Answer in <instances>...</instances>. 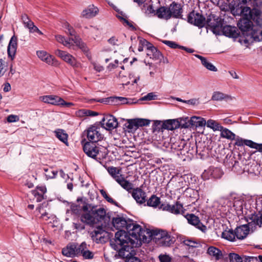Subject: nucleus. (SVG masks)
Segmentation results:
<instances>
[{"mask_svg":"<svg viewBox=\"0 0 262 262\" xmlns=\"http://www.w3.org/2000/svg\"><path fill=\"white\" fill-rule=\"evenodd\" d=\"M142 231H129L124 229L119 230L115 234L114 238L110 239V246L118 252L119 256L125 258V251L129 252L134 247H139L138 241Z\"/></svg>","mask_w":262,"mask_h":262,"instance_id":"f257e3e1","label":"nucleus"},{"mask_svg":"<svg viewBox=\"0 0 262 262\" xmlns=\"http://www.w3.org/2000/svg\"><path fill=\"white\" fill-rule=\"evenodd\" d=\"M187 21L199 28L201 29L206 25L209 27L213 34L221 35L222 28L224 27V20L219 17L214 18L212 21L210 18L206 19L205 17L201 13L195 12L194 10L190 12L187 15Z\"/></svg>","mask_w":262,"mask_h":262,"instance_id":"f03ea898","label":"nucleus"},{"mask_svg":"<svg viewBox=\"0 0 262 262\" xmlns=\"http://www.w3.org/2000/svg\"><path fill=\"white\" fill-rule=\"evenodd\" d=\"M236 15L242 16L237 25L242 35L244 37L249 36L250 32L253 30L252 21L255 23L257 26H261L262 25V13L258 9L253 8L252 12L236 14Z\"/></svg>","mask_w":262,"mask_h":262,"instance_id":"7ed1b4c3","label":"nucleus"},{"mask_svg":"<svg viewBox=\"0 0 262 262\" xmlns=\"http://www.w3.org/2000/svg\"><path fill=\"white\" fill-rule=\"evenodd\" d=\"M183 6L175 1L172 2L168 7L161 6L157 10V17L160 19L168 20L171 18H180L187 21V18L183 17Z\"/></svg>","mask_w":262,"mask_h":262,"instance_id":"20e7f679","label":"nucleus"},{"mask_svg":"<svg viewBox=\"0 0 262 262\" xmlns=\"http://www.w3.org/2000/svg\"><path fill=\"white\" fill-rule=\"evenodd\" d=\"M111 224L116 230L124 229L129 231H142V227L134 221L128 217L117 215L112 218Z\"/></svg>","mask_w":262,"mask_h":262,"instance_id":"39448f33","label":"nucleus"},{"mask_svg":"<svg viewBox=\"0 0 262 262\" xmlns=\"http://www.w3.org/2000/svg\"><path fill=\"white\" fill-rule=\"evenodd\" d=\"M248 224L243 225L237 227L234 230L231 229L229 230H225L222 232V237L229 241L234 242L235 241V237L238 239H243L249 233L250 228Z\"/></svg>","mask_w":262,"mask_h":262,"instance_id":"423d86ee","label":"nucleus"},{"mask_svg":"<svg viewBox=\"0 0 262 262\" xmlns=\"http://www.w3.org/2000/svg\"><path fill=\"white\" fill-rule=\"evenodd\" d=\"M165 230L156 229L150 230L149 229H144L142 228V233L140 234L141 237L139 246L141 245L142 242L144 243H149L151 241H153L158 246H160V239L163 235V232Z\"/></svg>","mask_w":262,"mask_h":262,"instance_id":"0eeeda50","label":"nucleus"},{"mask_svg":"<svg viewBox=\"0 0 262 262\" xmlns=\"http://www.w3.org/2000/svg\"><path fill=\"white\" fill-rule=\"evenodd\" d=\"M81 143L83 145V151L88 157L100 162L102 159L105 158L103 155L100 156V151L97 143L88 142L85 139L82 140Z\"/></svg>","mask_w":262,"mask_h":262,"instance_id":"6e6552de","label":"nucleus"},{"mask_svg":"<svg viewBox=\"0 0 262 262\" xmlns=\"http://www.w3.org/2000/svg\"><path fill=\"white\" fill-rule=\"evenodd\" d=\"M88 200L85 198L79 197L77 199V202H79L83 204L82 209L85 213H83L80 215V221L83 223L89 225L90 226H94L96 224V222L93 216V214L90 212L91 205L87 203Z\"/></svg>","mask_w":262,"mask_h":262,"instance_id":"1a4fd4ad","label":"nucleus"},{"mask_svg":"<svg viewBox=\"0 0 262 262\" xmlns=\"http://www.w3.org/2000/svg\"><path fill=\"white\" fill-rule=\"evenodd\" d=\"M90 212L93 214L96 224L102 221H104L105 223L110 222L111 216L109 213H106V210L103 208L97 209L96 206H91Z\"/></svg>","mask_w":262,"mask_h":262,"instance_id":"9d476101","label":"nucleus"},{"mask_svg":"<svg viewBox=\"0 0 262 262\" xmlns=\"http://www.w3.org/2000/svg\"><path fill=\"white\" fill-rule=\"evenodd\" d=\"M99 123L102 128L107 130H112L119 126L117 119L113 115H104Z\"/></svg>","mask_w":262,"mask_h":262,"instance_id":"9b49d317","label":"nucleus"},{"mask_svg":"<svg viewBox=\"0 0 262 262\" xmlns=\"http://www.w3.org/2000/svg\"><path fill=\"white\" fill-rule=\"evenodd\" d=\"M159 209L174 214H179L180 213L183 214L185 210V209L183 210L182 204L178 201H177L174 204L172 205L167 203H162L159 206Z\"/></svg>","mask_w":262,"mask_h":262,"instance_id":"f8f14e48","label":"nucleus"},{"mask_svg":"<svg viewBox=\"0 0 262 262\" xmlns=\"http://www.w3.org/2000/svg\"><path fill=\"white\" fill-rule=\"evenodd\" d=\"M99 127L95 124L92 125L86 130V137L89 140L88 142L97 143L99 141H101L103 138V135L100 134L97 129Z\"/></svg>","mask_w":262,"mask_h":262,"instance_id":"ddd939ff","label":"nucleus"},{"mask_svg":"<svg viewBox=\"0 0 262 262\" xmlns=\"http://www.w3.org/2000/svg\"><path fill=\"white\" fill-rule=\"evenodd\" d=\"M234 5L238 14H243L245 12H250L253 11V9L251 8L252 6V0H233Z\"/></svg>","mask_w":262,"mask_h":262,"instance_id":"4468645a","label":"nucleus"},{"mask_svg":"<svg viewBox=\"0 0 262 262\" xmlns=\"http://www.w3.org/2000/svg\"><path fill=\"white\" fill-rule=\"evenodd\" d=\"M185 218L187 219L188 223L193 226H194L196 228L200 229L203 232H205L207 230V227L205 225L203 224L200 222L198 216H196L192 213H187L185 215Z\"/></svg>","mask_w":262,"mask_h":262,"instance_id":"2eb2a0df","label":"nucleus"},{"mask_svg":"<svg viewBox=\"0 0 262 262\" xmlns=\"http://www.w3.org/2000/svg\"><path fill=\"white\" fill-rule=\"evenodd\" d=\"M130 193L138 204H143L147 201L145 192L140 187L134 188Z\"/></svg>","mask_w":262,"mask_h":262,"instance_id":"dca6fc26","label":"nucleus"},{"mask_svg":"<svg viewBox=\"0 0 262 262\" xmlns=\"http://www.w3.org/2000/svg\"><path fill=\"white\" fill-rule=\"evenodd\" d=\"M219 6L222 11L225 12L230 11L234 16H236V14H238V12L235 10L236 8L233 0L231 3H229L228 0H221Z\"/></svg>","mask_w":262,"mask_h":262,"instance_id":"f3484780","label":"nucleus"},{"mask_svg":"<svg viewBox=\"0 0 262 262\" xmlns=\"http://www.w3.org/2000/svg\"><path fill=\"white\" fill-rule=\"evenodd\" d=\"M222 34L227 37L236 38L239 36V32L234 26L226 25L222 28Z\"/></svg>","mask_w":262,"mask_h":262,"instance_id":"a211bd4d","label":"nucleus"},{"mask_svg":"<svg viewBox=\"0 0 262 262\" xmlns=\"http://www.w3.org/2000/svg\"><path fill=\"white\" fill-rule=\"evenodd\" d=\"M17 47V37L15 35H13L9 42L7 52L8 56L13 60L15 57Z\"/></svg>","mask_w":262,"mask_h":262,"instance_id":"6ab92c4d","label":"nucleus"},{"mask_svg":"<svg viewBox=\"0 0 262 262\" xmlns=\"http://www.w3.org/2000/svg\"><path fill=\"white\" fill-rule=\"evenodd\" d=\"M39 99L41 101L46 103L58 106H59L60 101H61V98L56 95H46L40 96Z\"/></svg>","mask_w":262,"mask_h":262,"instance_id":"aec40b11","label":"nucleus"},{"mask_svg":"<svg viewBox=\"0 0 262 262\" xmlns=\"http://www.w3.org/2000/svg\"><path fill=\"white\" fill-rule=\"evenodd\" d=\"M163 232V235L160 239V246L161 247H170L175 242V239L173 237L171 236L168 232L165 230Z\"/></svg>","mask_w":262,"mask_h":262,"instance_id":"412c9836","label":"nucleus"},{"mask_svg":"<svg viewBox=\"0 0 262 262\" xmlns=\"http://www.w3.org/2000/svg\"><path fill=\"white\" fill-rule=\"evenodd\" d=\"M47 192V188L45 186H37L36 189L31 191L32 194L36 198V201L40 202L46 199L44 194Z\"/></svg>","mask_w":262,"mask_h":262,"instance_id":"4be33fe9","label":"nucleus"},{"mask_svg":"<svg viewBox=\"0 0 262 262\" xmlns=\"http://www.w3.org/2000/svg\"><path fill=\"white\" fill-rule=\"evenodd\" d=\"M179 119L177 118L164 121L163 122V125L164 126V129L173 130L180 128V123L179 122Z\"/></svg>","mask_w":262,"mask_h":262,"instance_id":"5701e85b","label":"nucleus"},{"mask_svg":"<svg viewBox=\"0 0 262 262\" xmlns=\"http://www.w3.org/2000/svg\"><path fill=\"white\" fill-rule=\"evenodd\" d=\"M98 12V8L92 5L84 10L82 12L81 15L86 18H90L95 16Z\"/></svg>","mask_w":262,"mask_h":262,"instance_id":"b1692460","label":"nucleus"},{"mask_svg":"<svg viewBox=\"0 0 262 262\" xmlns=\"http://www.w3.org/2000/svg\"><path fill=\"white\" fill-rule=\"evenodd\" d=\"M207 253L214 257L216 260H219L224 258L222 251L214 246L209 247L207 251Z\"/></svg>","mask_w":262,"mask_h":262,"instance_id":"393cba45","label":"nucleus"},{"mask_svg":"<svg viewBox=\"0 0 262 262\" xmlns=\"http://www.w3.org/2000/svg\"><path fill=\"white\" fill-rule=\"evenodd\" d=\"M180 242L181 244L188 247V249L198 248L201 246V244L196 241L193 240L192 238H186L185 236H180Z\"/></svg>","mask_w":262,"mask_h":262,"instance_id":"a878e982","label":"nucleus"},{"mask_svg":"<svg viewBox=\"0 0 262 262\" xmlns=\"http://www.w3.org/2000/svg\"><path fill=\"white\" fill-rule=\"evenodd\" d=\"M71 39L74 41L76 45L82 50L84 54H85L86 56L89 57V54H90L89 49L86 45L82 41L81 39L76 36H75L74 38H72Z\"/></svg>","mask_w":262,"mask_h":262,"instance_id":"bb28decb","label":"nucleus"},{"mask_svg":"<svg viewBox=\"0 0 262 262\" xmlns=\"http://www.w3.org/2000/svg\"><path fill=\"white\" fill-rule=\"evenodd\" d=\"M119 97L112 96L106 98H102L100 99H92V101H97L100 103H103L106 104L111 105H119Z\"/></svg>","mask_w":262,"mask_h":262,"instance_id":"cd10ccee","label":"nucleus"},{"mask_svg":"<svg viewBox=\"0 0 262 262\" xmlns=\"http://www.w3.org/2000/svg\"><path fill=\"white\" fill-rule=\"evenodd\" d=\"M116 181L129 193L131 192V191L134 189L133 187V184L128 181L125 180L122 176L117 179Z\"/></svg>","mask_w":262,"mask_h":262,"instance_id":"c85d7f7f","label":"nucleus"},{"mask_svg":"<svg viewBox=\"0 0 262 262\" xmlns=\"http://www.w3.org/2000/svg\"><path fill=\"white\" fill-rule=\"evenodd\" d=\"M191 127H199L204 126L206 124L205 119L201 117L192 116L190 118Z\"/></svg>","mask_w":262,"mask_h":262,"instance_id":"c756f323","label":"nucleus"},{"mask_svg":"<svg viewBox=\"0 0 262 262\" xmlns=\"http://www.w3.org/2000/svg\"><path fill=\"white\" fill-rule=\"evenodd\" d=\"M113 234L111 232H105V234H103L102 236H100V237H96L92 240L93 241H95L97 244L99 243H105L109 241L110 242V239H113Z\"/></svg>","mask_w":262,"mask_h":262,"instance_id":"7c9ffc66","label":"nucleus"},{"mask_svg":"<svg viewBox=\"0 0 262 262\" xmlns=\"http://www.w3.org/2000/svg\"><path fill=\"white\" fill-rule=\"evenodd\" d=\"M195 56L201 61L202 64L208 70L213 72L217 71V68L211 63L209 62L205 57L198 54H195Z\"/></svg>","mask_w":262,"mask_h":262,"instance_id":"2f4dec72","label":"nucleus"},{"mask_svg":"<svg viewBox=\"0 0 262 262\" xmlns=\"http://www.w3.org/2000/svg\"><path fill=\"white\" fill-rule=\"evenodd\" d=\"M249 218L254 225H258L259 227L262 226V212L252 213L249 215Z\"/></svg>","mask_w":262,"mask_h":262,"instance_id":"473e14b6","label":"nucleus"},{"mask_svg":"<svg viewBox=\"0 0 262 262\" xmlns=\"http://www.w3.org/2000/svg\"><path fill=\"white\" fill-rule=\"evenodd\" d=\"M147 206L156 208L161 205L160 198L155 194H152L148 200H147Z\"/></svg>","mask_w":262,"mask_h":262,"instance_id":"72a5a7b5","label":"nucleus"},{"mask_svg":"<svg viewBox=\"0 0 262 262\" xmlns=\"http://www.w3.org/2000/svg\"><path fill=\"white\" fill-rule=\"evenodd\" d=\"M74 68H78L80 66V63L77 61L76 58L68 53L63 60Z\"/></svg>","mask_w":262,"mask_h":262,"instance_id":"f704fd0d","label":"nucleus"},{"mask_svg":"<svg viewBox=\"0 0 262 262\" xmlns=\"http://www.w3.org/2000/svg\"><path fill=\"white\" fill-rule=\"evenodd\" d=\"M55 136L61 142L68 145V135L62 129H57L54 131Z\"/></svg>","mask_w":262,"mask_h":262,"instance_id":"c9c22d12","label":"nucleus"},{"mask_svg":"<svg viewBox=\"0 0 262 262\" xmlns=\"http://www.w3.org/2000/svg\"><path fill=\"white\" fill-rule=\"evenodd\" d=\"M151 53L152 54V58L154 60H159V62L161 63L163 62V63H167L168 60L167 58L165 59L164 58L163 54L157 48L153 50V52L151 51Z\"/></svg>","mask_w":262,"mask_h":262,"instance_id":"e433bc0d","label":"nucleus"},{"mask_svg":"<svg viewBox=\"0 0 262 262\" xmlns=\"http://www.w3.org/2000/svg\"><path fill=\"white\" fill-rule=\"evenodd\" d=\"M201 144H202V143L200 142H199L198 143H197L196 142L195 143H189L188 152H190V153L192 155L194 152L200 155L201 151H203L202 150L200 149L201 147H199L200 145Z\"/></svg>","mask_w":262,"mask_h":262,"instance_id":"4c0bfd02","label":"nucleus"},{"mask_svg":"<svg viewBox=\"0 0 262 262\" xmlns=\"http://www.w3.org/2000/svg\"><path fill=\"white\" fill-rule=\"evenodd\" d=\"M221 137L227 139L233 140L235 139V135L229 129L224 128L221 130Z\"/></svg>","mask_w":262,"mask_h":262,"instance_id":"58836bf2","label":"nucleus"},{"mask_svg":"<svg viewBox=\"0 0 262 262\" xmlns=\"http://www.w3.org/2000/svg\"><path fill=\"white\" fill-rule=\"evenodd\" d=\"M100 192L102 196L110 203L120 208L123 209V207L121 205H120L118 203L113 200L111 196H110L106 193V192L103 190L101 189L100 190Z\"/></svg>","mask_w":262,"mask_h":262,"instance_id":"ea45409f","label":"nucleus"},{"mask_svg":"<svg viewBox=\"0 0 262 262\" xmlns=\"http://www.w3.org/2000/svg\"><path fill=\"white\" fill-rule=\"evenodd\" d=\"M206 124L208 127L212 128L214 131H221L223 128V127L220 124L212 119H209L207 122H206Z\"/></svg>","mask_w":262,"mask_h":262,"instance_id":"a19ab883","label":"nucleus"},{"mask_svg":"<svg viewBox=\"0 0 262 262\" xmlns=\"http://www.w3.org/2000/svg\"><path fill=\"white\" fill-rule=\"evenodd\" d=\"M187 146L185 140H179L171 145V148L177 150H182Z\"/></svg>","mask_w":262,"mask_h":262,"instance_id":"79ce46f5","label":"nucleus"},{"mask_svg":"<svg viewBox=\"0 0 262 262\" xmlns=\"http://www.w3.org/2000/svg\"><path fill=\"white\" fill-rule=\"evenodd\" d=\"M179 122L180 123V128H186L191 127V123L190 122V118L189 117H182L179 118Z\"/></svg>","mask_w":262,"mask_h":262,"instance_id":"37998d69","label":"nucleus"},{"mask_svg":"<svg viewBox=\"0 0 262 262\" xmlns=\"http://www.w3.org/2000/svg\"><path fill=\"white\" fill-rule=\"evenodd\" d=\"M107 170L109 174L115 180V181L122 176V174H120V176L117 175V174H119L120 173V170H117V168L115 167H109Z\"/></svg>","mask_w":262,"mask_h":262,"instance_id":"c03bdc74","label":"nucleus"},{"mask_svg":"<svg viewBox=\"0 0 262 262\" xmlns=\"http://www.w3.org/2000/svg\"><path fill=\"white\" fill-rule=\"evenodd\" d=\"M124 128H126L128 129V132L132 131L134 128H137V125L135 119H128L127 122L124 124Z\"/></svg>","mask_w":262,"mask_h":262,"instance_id":"a18cd8bd","label":"nucleus"},{"mask_svg":"<svg viewBox=\"0 0 262 262\" xmlns=\"http://www.w3.org/2000/svg\"><path fill=\"white\" fill-rule=\"evenodd\" d=\"M48 64H50L55 67L59 66V63L58 61L53 56L48 54L46 56L45 61Z\"/></svg>","mask_w":262,"mask_h":262,"instance_id":"49530a36","label":"nucleus"},{"mask_svg":"<svg viewBox=\"0 0 262 262\" xmlns=\"http://www.w3.org/2000/svg\"><path fill=\"white\" fill-rule=\"evenodd\" d=\"M229 258L230 262H243L242 257L235 253H230L226 259Z\"/></svg>","mask_w":262,"mask_h":262,"instance_id":"de8ad7c7","label":"nucleus"},{"mask_svg":"<svg viewBox=\"0 0 262 262\" xmlns=\"http://www.w3.org/2000/svg\"><path fill=\"white\" fill-rule=\"evenodd\" d=\"M241 165L244 166L242 163L235 161L232 166V170L238 174L242 173L244 171V169Z\"/></svg>","mask_w":262,"mask_h":262,"instance_id":"09e8293b","label":"nucleus"},{"mask_svg":"<svg viewBox=\"0 0 262 262\" xmlns=\"http://www.w3.org/2000/svg\"><path fill=\"white\" fill-rule=\"evenodd\" d=\"M164 126L163 125V122L160 120H156L154 121L152 125V129L154 132H160L163 131L164 129Z\"/></svg>","mask_w":262,"mask_h":262,"instance_id":"8fccbe9b","label":"nucleus"},{"mask_svg":"<svg viewBox=\"0 0 262 262\" xmlns=\"http://www.w3.org/2000/svg\"><path fill=\"white\" fill-rule=\"evenodd\" d=\"M135 119L138 128L139 127L147 126L150 122V120L147 119L136 118Z\"/></svg>","mask_w":262,"mask_h":262,"instance_id":"3c124183","label":"nucleus"},{"mask_svg":"<svg viewBox=\"0 0 262 262\" xmlns=\"http://www.w3.org/2000/svg\"><path fill=\"white\" fill-rule=\"evenodd\" d=\"M106 231L103 229L102 226H98L97 227V230H95L93 232L91 233L92 239H93L98 236L99 234L101 235L103 233L105 234Z\"/></svg>","mask_w":262,"mask_h":262,"instance_id":"603ef678","label":"nucleus"},{"mask_svg":"<svg viewBox=\"0 0 262 262\" xmlns=\"http://www.w3.org/2000/svg\"><path fill=\"white\" fill-rule=\"evenodd\" d=\"M134 254L129 252L125 257V262H141V259L134 256Z\"/></svg>","mask_w":262,"mask_h":262,"instance_id":"864d4df0","label":"nucleus"},{"mask_svg":"<svg viewBox=\"0 0 262 262\" xmlns=\"http://www.w3.org/2000/svg\"><path fill=\"white\" fill-rule=\"evenodd\" d=\"M223 174V171L220 168L217 167L213 168L212 171L211 173L212 177L214 179H219L222 176Z\"/></svg>","mask_w":262,"mask_h":262,"instance_id":"5fc2aeb1","label":"nucleus"},{"mask_svg":"<svg viewBox=\"0 0 262 262\" xmlns=\"http://www.w3.org/2000/svg\"><path fill=\"white\" fill-rule=\"evenodd\" d=\"M225 98L224 94L220 92H215L213 93L211 99L215 101H221Z\"/></svg>","mask_w":262,"mask_h":262,"instance_id":"6e6d98bb","label":"nucleus"},{"mask_svg":"<svg viewBox=\"0 0 262 262\" xmlns=\"http://www.w3.org/2000/svg\"><path fill=\"white\" fill-rule=\"evenodd\" d=\"M119 100V104H133L136 103V102H134L133 99H128L126 97H119L118 98Z\"/></svg>","mask_w":262,"mask_h":262,"instance_id":"4d7b16f0","label":"nucleus"},{"mask_svg":"<svg viewBox=\"0 0 262 262\" xmlns=\"http://www.w3.org/2000/svg\"><path fill=\"white\" fill-rule=\"evenodd\" d=\"M259 35L261 36L260 37L259 35L256 34L255 30H253L250 32L249 36L250 38H253L254 40L255 41H262V30L260 32Z\"/></svg>","mask_w":262,"mask_h":262,"instance_id":"13d9d810","label":"nucleus"},{"mask_svg":"<svg viewBox=\"0 0 262 262\" xmlns=\"http://www.w3.org/2000/svg\"><path fill=\"white\" fill-rule=\"evenodd\" d=\"M162 42L172 49H180L181 45L177 44L176 42L170 40H162Z\"/></svg>","mask_w":262,"mask_h":262,"instance_id":"bf43d9fd","label":"nucleus"},{"mask_svg":"<svg viewBox=\"0 0 262 262\" xmlns=\"http://www.w3.org/2000/svg\"><path fill=\"white\" fill-rule=\"evenodd\" d=\"M79 113L80 114H82L85 116H95L98 115V113L96 112L88 110H80Z\"/></svg>","mask_w":262,"mask_h":262,"instance_id":"052dcab7","label":"nucleus"},{"mask_svg":"<svg viewBox=\"0 0 262 262\" xmlns=\"http://www.w3.org/2000/svg\"><path fill=\"white\" fill-rule=\"evenodd\" d=\"M116 17L120 20L123 21L126 24L127 26H128L133 30L136 31L137 30L136 28L133 25L132 23L129 22L127 19L124 18L123 17L120 16L119 15H116Z\"/></svg>","mask_w":262,"mask_h":262,"instance_id":"680f3d73","label":"nucleus"},{"mask_svg":"<svg viewBox=\"0 0 262 262\" xmlns=\"http://www.w3.org/2000/svg\"><path fill=\"white\" fill-rule=\"evenodd\" d=\"M43 170L46 172H48V173L45 174L47 179L55 178L58 173L57 171L51 170V171H49V170L48 168H43Z\"/></svg>","mask_w":262,"mask_h":262,"instance_id":"e2e57ef3","label":"nucleus"},{"mask_svg":"<svg viewBox=\"0 0 262 262\" xmlns=\"http://www.w3.org/2000/svg\"><path fill=\"white\" fill-rule=\"evenodd\" d=\"M56 40L62 43L64 46H67L70 44L69 41L71 39V38H69V40H66L64 37L62 36L61 35H57L55 36Z\"/></svg>","mask_w":262,"mask_h":262,"instance_id":"0e129e2a","label":"nucleus"},{"mask_svg":"<svg viewBox=\"0 0 262 262\" xmlns=\"http://www.w3.org/2000/svg\"><path fill=\"white\" fill-rule=\"evenodd\" d=\"M86 248V244L85 242H82L78 247L76 246L75 255H77L79 253L82 255L83 251H84V249Z\"/></svg>","mask_w":262,"mask_h":262,"instance_id":"69168bd1","label":"nucleus"},{"mask_svg":"<svg viewBox=\"0 0 262 262\" xmlns=\"http://www.w3.org/2000/svg\"><path fill=\"white\" fill-rule=\"evenodd\" d=\"M245 145L257 150L259 144L254 142L252 140L246 139L245 141Z\"/></svg>","mask_w":262,"mask_h":262,"instance_id":"338daca9","label":"nucleus"},{"mask_svg":"<svg viewBox=\"0 0 262 262\" xmlns=\"http://www.w3.org/2000/svg\"><path fill=\"white\" fill-rule=\"evenodd\" d=\"M159 259L160 262H171V258L167 254H160L159 256Z\"/></svg>","mask_w":262,"mask_h":262,"instance_id":"774afa93","label":"nucleus"}]
</instances>
